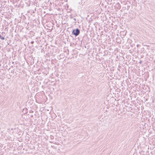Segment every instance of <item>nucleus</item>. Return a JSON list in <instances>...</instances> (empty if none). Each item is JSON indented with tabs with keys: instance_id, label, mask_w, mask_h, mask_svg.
<instances>
[{
	"instance_id": "f257e3e1",
	"label": "nucleus",
	"mask_w": 155,
	"mask_h": 155,
	"mask_svg": "<svg viewBox=\"0 0 155 155\" xmlns=\"http://www.w3.org/2000/svg\"><path fill=\"white\" fill-rule=\"evenodd\" d=\"M80 33V30L78 28L76 29H73L72 34L77 36L79 35Z\"/></svg>"
},
{
	"instance_id": "f03ea898",
	"label": "nucleus",
	"mask_w": 155,
	"mask_h": 155,
	"mask_svg": "<svg viewBox=\"0 0 155 155\" xmlns=\"http://www.w3.org/2000/svg\"><path fill=\"white\" fill-rule=\"evenodd\" d=\"M0 38L2 40H4L5 39V38L4 37L2 36L0 34Z\"/></svg>"
},
{
	"instance_id": "7ed1b4c3",
	"label": "nucleus",
	"mask_w": 155,
	"mask_h": 155,
	"mask_svg": "<svg viewBox=\"0 0 155 155\" xmlns=\"http://www.w3.org/2000/svg\"><path fill=\"white\" fill-rule=\"evenodd\" d=\"M53 138H54V137L53 136H51V139H53Z\"/></svg>"
},
{
	"instance_id": "20e7f679",
	"label": "nucleus",
	"mask_w": 155,
	"mask_h": 155,
	"mask_svg": "<svg viewBox=\"0 0 155 155\" xmlns=\"http://www.w3.org/2000/svg\"><path fill=\"white\" fill-rule=\"evenodd\" d=\"M34 43V41H32L31 42V43L32 44H33V43Z\"/></svg>"
},
{
	"instance_id": "39448f33",
	"label": "nucleus",
	"mask_w": 155,
	"mask_h": 155,
	"mask_svg": "<svg viewBox=\"0 0 155 155\" xmlns=\"http://www.w3.org/2000/svg\"><path fill=\"white\" fill-rule=\"evenodd\" d=\"M74 20H76V19L75 18L74 19Z\"/></svg>"
}]
</instances>
